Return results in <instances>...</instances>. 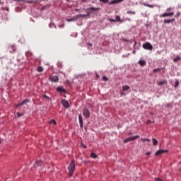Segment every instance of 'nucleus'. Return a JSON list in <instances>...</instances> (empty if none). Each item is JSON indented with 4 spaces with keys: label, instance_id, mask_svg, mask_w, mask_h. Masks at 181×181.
I'll return each mask as SVG.
<instances>
[{
    "label": "nucleus",
    "instance_id": "1",
    "mask_svg": "<svg viewBox=\"0 0 181 181\" xmlns=\"http://www.w3.org/2000/svg\"><path fill=\"white\" fill-rule=\"evenodd\" d=\"M69 170V176L71 177L73 176V173H74V170H76V162L74 160H72L68 167Z\"/></svg>",
    "mask_w": 181,
    "mask_h": 181
},
{
    "label": "nucleus",
    "instance_id": "2",
    "mask_svg": "<svg viewBox=\"0 0 181 181\" xmlns=\"http://www.w3.org/2000/svg\"><path fill=\"white\" fill-rule=\"evenodd\" d=\"M138 138H139V135H136L134 136H132V137H129L125 139L123 142L124 144H127L128 142H131L132 141H136V139H138Z\"/></svg>",
    "mask_w": 181,
    "mask_h": 181
},
{
    "label": "nucleus",
    "instance_id": "3",
    "mask_svg": "<svg viewBox=\"0 0 181 181\" xmlns=\"http://www.w3.org/2000/svg\"><path fill=\"white\" fill-rule=\"evenodd\" d=\"M143 48L145 49L146 50H150V51L153 50V47L149 42H146L143 44Z\"/></svg>",
    "mask_w": 181,
    "mask_h": 181
},
{
    "label": "nucleus",
    "instance_id": "4",
    "mask_svg": "<svg viewBox=\"0 0 181 181\" xmlns=\"http://www.w3.org/2000/svg\"><path fill=\"white\" fill-rule=\"evenodd\" d=\"M49 80L52 83H57V81H59V77L57 76H50Z\"/></svg>",
    "mask_w": 181,
    "mask_h": 181
},
{
    "label": "nucleus",
    "instance_id": "5",
    "mask_svg": "<svg viewBox=\"0 0 181 181\" xmlns=\"http://www.w3.org/2000/svg\"><path fill=\"white\" fill-rule=\"evenodd\" d=\"M83 115L86 118H90V110H88V109H85L83 111Z\"/></svg>",
    "mask_w": 181,
    "mask_h": 181
},
{
    "label": "nucleus",
    "instance_id": "6",
    "mask_svg": "<svg viewBox=\"0 0 181 181\" xmlns=\"http://www.w3.org/2000/svg\"><path fill=\"white\" fill-rule=\"evenodd\" d=\"M173 15H175V13L173 12H170V13H164L162 15L160 16V18H166L168 16H173Z\"/></svg>",
    "mask_w": 181,
    "mask_h": 181
},
{
    "label": "nucleus",
    "instance_id": "7",
    "mask_svg": "<svg viewBox=\"0 0 181 181\" xmlns=\"http://www.w3.org/2000/svg\"><path fill=\"white\" fill-rule=\"evenodd\" d=\"M42 165H43V163H42L41 160H37L35 162V163L34 164V168L35 169H39V168H40V166H42Z\"/></svg>",
    "mask_w": 181,
    "mask_h": 181
},
{
    "label": "nucleus",
    "instance_id": "8",
    "mask_svg": "<svg viewBox=\"0 0 181 181\" xmlns=\"http://www.w3.org/2000/svg\"><path fill=\"white\" fill-rule=\"evenodd\" d=\"M61 104L64 107V108H69V102L64 99L61 100Z\"/></svg>",
    "mask_w": 181,
    "mask_h": 181
},
{
    "label": "nucleus",
    "instance_id": "9",
    "mask_svg": "<svg viewBox=\"0 0 181 181\" xmlns=\"http://www.w3.org/2000/svg\"><path fill=\"white\" fill-rule=\"evenodd\" d=\"M168 153V150H158L155 153L156 156H159V155H162V153Z\"/></svg>",
    "mask_w": 181,
    "mask_h": 181
},
{
    "label": "nucleus",
    "instance_id": "10",
    "mask_svg": "<svg viewBox=\"0 0 181 181\" xmlns=\"http://www.w3.org/2000/svg\"><path fill=\"white\" fill-rule=\"evenodd\" d=\"M129 90V86H124L122 87V92L120 93L121 95H125L124 91H128Z\"/></svg>",
    "mask_w": 181,
    "mask_h": 181
},
{
    "label": "nucleus",
    "instance_id": "11",
    "mask_svg": "<svg viewBox=\"0 0 181 181\" xmlns=\"http://www.w3.org/2000/svg\"><path fill=\"white\" fill-rule=\"evenodd\" d=\"M124 0H112L110 2H108V5H115V4H118L119 2H122Z\"/></svg>",
    "mask_w": 181,
    "mask_h": 181
},
{
    "label": "nucleus",
    "instance_id": "12",
    "mask_svg": "<svg viewBox=\"0 0 181 181\" xmlns=\"http://www.w3.org/2000/svg\"><path fill=\"white\" fill-rule=\"evenodd\" d=\"M78 120H79V125L81 129H83V117H81V115H78Z\"/></svg>",
    "mask_w": 181,
    "mask_h": 181
},
{
    "label": "nucleus",
    "instance_id": "13",
    "mask_svg": "<svg viewBox=\"0 0 181 181\" xmlns=\"http://www.w3.org/2000/svg\"><path fill=\"white\" fill-rule=\"evenodd\" d=\"M57 91H59V93H66V89L62 86H59L57 88Z\"/></svg>",
    "mask_w": 181,
    "mask_h": 181
},
{
    "label": "nucleus",
    "instance_id": "14",
    "mask_svg": "<svg viewBox=\"0 0 181 181\" xmlns=\"http://www.w3.org/2000/svg\"><path fill=\"white\" fill-rule=\"evenodd\" d=\"M27 103H29V100L25 99L24 100L23 102H21V103H19L18 105V107H22V105H25V104H26Z\"/></svg>",
    "mask_w": 181,
    "mask_h": 181
},
{
    "label": "nucleus",
    "instance_id": "15",
    "mask_svg": "<svg viewBox=\"0 0 181 181\" xmlns=\"http://www.w3.org/2000/svg\"><path fill=\"white\" fill-rule=\"evenodd\" d=\"M87 17L86 14H78L76 16L75 19H80V18Z\"/></svg>",
    "mask_w": 181,
    "mask_h": 181
},
{
    "label": "nucleus",
    "instance_id": "16",
    "mask_svg": "<svg viewBox=\"0 0 181 181\" xmlns=\"http://www.w3.org/2000/svg\"><path fill=\"white\" fill-rule=\"evenodd\" d=\"M139 64H140V66L144 67V66H146V62L141 59V60L139 61Z\"/></svg>",
    "mask_w": 181,
    "mask_h": 181
},
{
    "label": "nucleus",
    "instance_id": "17",
    "mask_svg": "<svg viewBox=\"0 0 181 181\" xmlns=\"http://www.w3.org/2000/svg\"><path fill=\"white\" fill-rule=\"evenodd\" d=\"M164 23H172V22H175V18L169 19V20H164Z\"/></svg>",
    "mask_w": 181,
    "mask_h": 181
},
{
    "label": "nucleus",
    "instance_id": "18",
    "mask_svg": "<svg viewBox=\"0 0 181 181\" xmlns=\"http://www.w3.org/2000/svg\"><path fill=\"white\" fill-rule=\"evenodd\" d=\"M179 60H181V57H179V56H177V57H175L173 59V62H174L175 63L179 62Z\"/></svg>",
    "mask_w": 181,
    "mask_h": 181
},
{
    "label": "nucleus",
    "instance_id": "19",
    "mask_svg": "<svg viewBox=\"0 0 181 181\" xmlns=\"http://www.w3.org/2000/svg\"><path fill=\"white\" fill-rule=\"evenodd\" d=\"M100 7H97V8H95V7H90V8H89V11H100Z\"/></svg>",
    "mask_w": 181,
    "mask_h": 181
},
{
    "label": "nucleus",
    "instance_id": "20",
    "mask_svg": "<svg viewBox=\"0 0 181 181\" xmlns=\"http://www.w3.org/2000/svg\"><path fill=\"white\" fill-rule=\"evenodd\" d=\"M77 19L78 18H76V16H74L72 18H71V19H66V21L67 22H73V21H77Z\"/></svg>",
    "mask_w": 181,
    "mask_h": 181
},
{
    "label": "nucleus",
    "instance_id": "21",
    "mask_svg": "<svg viewBox=\"0 0 181 181\" xmlns=\"http://www.w3.org/2000/svg\"><path fill=\"white\" fill-rule=\"evenodd\" d=\"M152 141L153 146H156V145H158V140H156V139H152Z\"/></svg>",
    "mask_w": 181,
    "mask_h": 181
},
{
    "label": "nucleus",
    "instance_id": "22",
    "mask_svg": "<svg viewBox=\"0 0 181 181\" xmlns=\"http://www.w3.org/2000/svg\"><path fill=\"white\" fill-rule=\"evenodd\" d=\"M37 71H38V73H42V71H43V67L38 66L37 69Z\"/></svg>",
    "mask_w": 181,
    "mask_h": 181
},
{
    "label": "nucleus",
    "instance_id": "23",
    "mask_svg": "<svg viewBox=\"0 0 181 181\" xmlns=\"http://www.w3.org/2000/svg\"><path fill=\"white\" fill-rule=\"evenodd\" d=\"M90 158H93V159L97 158V154H95L94 153H90Z\"/></svg>",
    "mask_w": 181,
    "mask_h": 181
},
{
    "label": "nucleus",
    "instance_id": "24",
    "mask_svg": "<svg viewBox=\"0 0 181 181\" xmlns=\"http://www.w3.org/2000/svg\"><path fill=\"white\" fill-rule=\"evenodd\" d=\"M166 81H160L158 83V86H163V84H166Z\"/></svg>",
    "mask_w": 181,
    "mask_h": 181
},
{
    "label": "nucleus",
    "instance_id": "25",
    "mask_svg": "<svg viewBox=\"0 0 181 181\" xmlns=\"http://www.w3.org/2000/svg\"><path fill=\"white\" fill-rule=\"evenodd\" d=\"M144 6H148V8H153V5L148 4H144Z\"/></svg>",
    "mask_w": 181,
    "mask_h": 181
},
{
    "label": "nucleus",
    "instance_id": "26",
    "mask_svg": "<svg viewBox=\"0 0 181 181\" xmlns=\"http://www.w3.org/2000/svg\"><path fill=\"white\" fill-rule=\"evenodd\" d=\"M127 13L129 14V15H135V11H127Z\"/></svg>",
    "mask_w": 181,
    "mask_h": 181
},
{
    "label": "nucleus",
    "instance_id": "27",
    "mask_svg": "<svg viewBox=\"0 0 181 181\" xmlns=\"http://www.w3.org/2000/svg\"><path fill=\"white\" fill-rule=\"evenodd\" d=\"M141 140L142 141V142H150L151 140H149L148 139H141Z\"/></svg>",
    "mask_w": 181,
    "mask_h": 181
},
{
    "label": "nucleus",
    "instance_id": "28",
    "mask_svg": "<svg viewBox=\"0 0 181 181\" xmlns=\"http://www.w3.org/2000/svg\"><path fill=\"white\" fill-rule=\"evenodd\" d=\"M115 21H116V22H120V21H121V17H119V16H117Z\"/></svg>",
    "mask_w": 181,
    "mask_h": 181
},
{
    "label": "nucleus",
    "instance_id": "29",
    "mask_svg": "<svg viewBox=\"0 0 181 181\" xmlns=\"http://www.w3.org/2000/svg\"><path fill=\"white\" fill-rule=\"evenodd\" d=\"M49 124H53L54 125H56V120H54V119H51V120L49 121Z\"/></svg>",
    "mask_w": 181,
    "mask_h": 181
},
{
    "label": "nucleus",
    "instance_id": "30",
    "mask_svg": "<svg viewBox=\"0 0 181 181\" xmlns=\"http://www.w3.org/2000/svg\"><path fill=\"white\" fill-rule=\"evenodd\" d=\"M153 73H158V71H160V68H158V69H153Z\"/></svg>",
    "mask_w": 181,
    "mask_h": 181
},
{
    "label": "nucleus",
    "instance_id": "31",
    "mask_svg": "<svg viewBox=\"0 0 181 181\" xmlns=\"http://www.w3.org/2000/svg\"><path fill=\"white\" fill-rule=\"evenodd\" d=\"M100 2H103V4H107L108 0H99Z\"/></svg>",
    "mask_w": 181,
    "mask_h": 181
},
{
    "label": "nucleus",
    "instance_id": "32",
    "mask_svg": "<svg viewBox=\"0 0 181 181\" xmlns=\"http://www.w3.org/2000/svg\"><path fill=\"white\" fill-rule=\"evenodd\" d=\"M103 81H108V78L107 76H103Z\"/></svg>",
    "mask_w": 181,
    "mask_h": 181
},
{
    "label": "nucleus",
    "instance_id": "33",
    "mask_svg": "<svg viewBox=\"0 0 181 181\" xmlns=\"http://www.w3.org/2000/svg\"><path fill=\"white\" fill-rule=\"evenodd\" d=\"M124 42H129V43H132V40H128L127 39H123Z\"/></svg>",
    "mask_w": 181,
    "mask_h": 181
},
{
    "label": "nucleus",
    "instance_id": "34",
    "mask_svg": "<svg viewBox=\"0 0 181 181\" xmlns=\"http://www.w3.org/2000/svg\"><path fill=\"white\" fill-rule=\"evenodd\" d=\"M22 115H23V114L20 113V112L17 113V117H22Z\"/></svg>",
    "mask_w": 181,
    "mask_h": 181
},
{
    "label": "nucleus",
    "instance_id": "35",
    "mask_svg": "<svg viewBox=\"0 0 181 181\" xmlns=\"http://www.w3.org/2000/svg\"><path fill=\"white\" fill-rule=\"evenodd\" d=\"M177 86H179V81H175V87H177Z\"/></svg>",
    "mask_w": 181,
    "mask_h": 181
},
{
    "label": "nucleus",
    "instance_id": "36",
    "mask_svg": "<svg viewBox=\"0 0 181 181\" xmlns=\"http://www.w3.org/2000/svg\"><path fill=\"white\" fill-rule=\"evenodd\" d=\"M110 22H117V21L115 19H110Z\"/></svg>",
    "mask_w": 181,
    "mask_h": 181
},
{
    "label": "nucleus",
    "instance_id": "37",
    "mask_svg": "<svg viewBox=\"0 0 181 181\" xmlns=\"http://www.w3.org/2000/svg\"><path fill=\"white\" fill-rule=\"evenodd\" d=\"M42 97H43L44 98H47V99L49 100L48 96H47V95H42Z\"/></svg>",
    "mask_w": 181,
    "mask_h": 181
},
{
    "label": "nucleus",
    "instance_id": "38",
    "mask_svg": "<svg viewBox=\"0 0 181 181\" xmlns=\"http://www.w3.org/2000/svg\"><path fill=\"white\" fill-rule=\"evenodd\" d=\"M90 11H87V14H86V16H90Z\"/></svg>",
    "mask_w": 181,
    "mask_h": 181
},
{
    "label": "nucleus",
    "instance_id": "39",
    "mask_svg": "<svg viewBox=\"0 0 181 181\" xmlns=\"http://www.w3.org/2000/svg\"><path fill=\"white\" fill-rule=\"evenodd\" d=\"M25 54H26V56H29V54L32 55V53H30V52H26Z\"/></svg>",
    "mask_w": 181,
    "mask_h": 181
},
{
    "label": "nucleus",
    "instance_id": "40",
    "mask_svg": "<svg viewBox=\"0 0 181 181\" xmlns=\"http://www.w3.org/2000/svg\"><path fill=\"white\" fill-rule=\"evenodd\" d=\"M147 124H152V121L148 119V120L147 121Z\"/></svg>",
    "mask_w": 181,
    "mask_h": 181
},
{
    "label": "nucleus",
    "instance_id": "41",
    "mask_svg": "<svg viewBox=\"0 0 181 181\" xmlns=\"http://www.w3.org/2000/svg\"><path fill=\"white\" fill-rule=\"evenodd\" d=\"M146 155H147V156H149V155H151V152H149V151H148V152H146Z\"/></svg>",
    "mask_w": 181,
    "mask_h": 181
},
{
    "label": "nucleus",
    "instance_id": "42",
    "mask_svg": "<svg viewBox=\"0 0 181 181\" xmlns=\"http://www.w3.org/2000/svg\"><path fill=\"white\" fill-rule=\"evenodd\" d=\"M81 145H82V146H83V148H87V146H86V145H84V144H81Z\"/></svg>",
    "mask_w": 181,
    "mask_h": 181
},
{
    "label": "nucleus",
    "instance_id": "43",
    "mask_svg": "<svg viewBox=\"0 0 181 181\" xmlns=\"http://www.w3.org/2000/svg\"><path fill=\"white\" fill-rule=\"evenodd\" d=\"M134 46H135V45H136V40H134Z\"/></svg>",
    "mask_w": 181,
    "mask_h": 181
},
{
    "label": "nucleus",
    "instance_id": "44",
    "mask_svg": "<svg viewBox=\"0 0 181 181\" xmlns=\"http://www.w3.org/2000/svg\"><path fill=\"white\" fill-rule=\"evenodd\" d=\"M170 9H171V8H168V9H167V11H170Z\"/></svg>",
    "mask_w": 181,
    "mask_h": 181
},
{
    "label": "nucleus",
    "instance_id": "45",
    "mask_svg": "<svg viewBox=\"0 0 181 181\" xmlns=\"http://www.w3.org/2000/svg\"><path fill=\"white\" fill-rule=\"evenodd\" d=\"M67 1V2H70V0H66Z\"/></svg>",
    "mask_w": 181,
    "mask_h": 181
},
{
    "label": "nucleus",
    "instance_id": "46",
    "mask_svg": "<svg viewBox=\"0 0 181 181\" xmlns=\"http://www.w3.org/2000/svg\"><path fill=\"white\" fill-rule=\"evenodd\" d=\"M134 54H135V51H133Z\"/></svg>",
    "mask_w": 181,
    "mask_h": 181
},
{
    "label": "nucleus",
    "instance_id": "47",
    "mask_svg": "<svg viewBox=\"0 0 181 181\" xmlns=\"http://www.w3.org/2000/svg\"><path fill=\"white\" fill-rule=\"evenodd\" d=\"M29 4H32V1H29Z\"/></svg>",
    "mask_w": 181,
    "mask_h": 181
},
{
    "label": "nucleus",
    "instance_id": "48",
    "mask_svg": "<svg viewBox=\"0 0 181 181\" xmlns=\"http://www.w3.org/2000/svg\"><path fill=\"white\" fill-rule=\"evenodd\" d=\"M89 46H92V45H91V44H89Z\"/></svg>",
    "mask_w": 181,
    "mask_h": 181
},
{
    "label": "nucleus",
    "instance_id": "49",
    "mask_svg": "<svg viewBox=\"0 0 181 181\" xmlns=\"http://www.w3.org/2000/svg\"><path fill=\"white\" fill-rule=\"evenodd\" d=\"M89 46H92V45H91V44H89Z\"/></svg>",
    "mask_w": 181,
    "mask_h": 181
},
{
    "label": "nucleus",
    "instance_id": "50",
    "mask_svg": "<svg viewBox=\"0 0 181 181\" xmlns=\"http://www.w3.org/2000/svg\"><path fill=\"white\" fill-rule=\"evenodd\" d=\"M180 170H181V168H180Z\"/></svg>",
    "mask_w": 181,
    "mask_h": 181
}]
</instances>
